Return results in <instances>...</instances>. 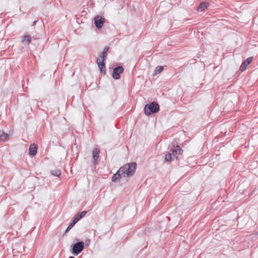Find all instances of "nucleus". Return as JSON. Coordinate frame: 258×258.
I'll return each instance as SVG.
<instances>
[{"label": "nucleus", "mask_w": 258, "mask_h": 258, "mask_svg": "<svg viewBox=\"0 0 258 258\" xmlns=\"http://www.w3.org/2000/svg\"><path fill=\"white\" fill-rule=\"evenodd\" d=\"M94 23L95 25V26L98 28L100 29L102 27L103 24L104 23V19L102 17L97 16L95 17L94 19Z\"/></svg>", "instance_id": "423d86ee"}, {"label": "nucleus", "mask_w": 258, "mask_h": 258, "mask_svg": "<svg viewBox=\"0 0 258 258\" xmlns=\"http://www.w3.org/2000/svg\"><path fill=\"white\" fill-rule=\"evenodd\" d=\"M170 153L172 154L173 157L177 158L179 155L181 154L182 149L179 146H177L175 149H171Z\"/></svg>", "instance_id": "6e6552de"}, {"label": "nucleus", "mask_w": 258, "mask_h": 258, "mask_svg": "<svg viewBox=\"0 0 258 258\" xmlns=\"http://www.w3.org/2000/svg\"><path fill=\"white\" fill-rule=\"evenodd\" d=\"M9 134L5 133L4 132H2L0 131V141L5 142L9 139Z\"/></svg>", "instance_id": "ddd939ff"}, {"label": "nucleus", "mask_w": 258, "mask_h": 258, "mask_svg": "<svg viewBox=\"0 0 258 258\" xmlns=\"http://www.w3.org/2000/svg\"><path fill=\"white\" fill-rule=\"evenodd\" d=\"M122 176L121 172H119V169L112 177V181L114 182L118 181Z\"/></svg>", "instance_id": "9b49d317"}, {"label": "nucleus", "mask_w": 258, "mask_h": 258, "mask_svg": "<svg viewBox=\"0 0 258 258\" xmlns=\"http://www.w3.org/2000/svg\"><path fill=\"white\" fill-rule=\"evenodd\" d=\"M124 71V69L121 66H118L115 67L113 70V73L112 77L115 80H118L120 78V74L122 73Z\"/></svg>", "instance_id": "20e7f679"}, {"label": "nucleus", "mask_w": 258, "mask_h": 258, "mask_svg": "<svg viewBox=\"0 0 258 258\" xmlns=\"http://www.w3.org/2000/svg\"><path fill=\"white\" fill-rule=\"evenodd\" d=\"M80 219L79 218V217L77 215L73 219V222H72L74 225H75V224L80 220Z\"/></svg>", "instance_id": "aec40b11"}, {"label": "nucleus", "mask_w": 258, "mask_h": 258, "mask_svg": "<svg viewBox=\"0 0 258 258\" xmlns=\"http://www.w3.org/2000/svg\"><path fill=\"white\" fill-rule=\"evenodd\" d=\"M159 110V105L156 102H152L150 104H146L144 108L145 114L148 116L157 113Z\"/></svg>", "instance_id": "f03ea898"}, {"label": "nucleus", "mask_w": 258, "mask_h": 258, "mask_svg": "<svg viewBox=\"0 0 258 258\" xmlns=\"http://www.w3.org/2000/svg\"><path fill=\"white\" fill-rule=\"evenodd\" d=\"M75 225H74L72 223H71L68 227V228H67V229L66 230V231H65V233H67L71 229H72L74 226Z\"/></svg>", "instance_id": "412c9836"}, {"label": "nucleus", "mask_w": 258, "mask_h": 258, "mask_svg": "<svg viewBox=\"0 0 258 258\" xmlns=\"http://www.w3.org/2000/svg\"><path fill=\"white\" fill-rule=\"evenodd\" d=\"M36 21H35L33 22V25H35V24H36Z\"/></svg>", "instance_id": "5701e85b"}, {"label": "nucleus", "mask_w": 258, "mask_h": 258, "mask_svg": "<svg viewBox=\"0 0 258 258\" xmlns=\"http://www.w3.org/2000/svg\"><path fill=\"white\" fill-rule=\"evenodd\" d=\"M136 167L135 162L127 163L119 169V172H121L122 177H131L134 174Z\"/></svg>", "instance_id": "f257e3e1"}, {"label": "nucleus", "mask_w": 258, "mask_h": 258, "mask_svg": "<svg viewBox=\"0 0 258 258\" xmlns=\"http://www.w3.org/2000/svg\"><path fill=\"white\" fill-rule=\"evenodd\" d=\"M108 50H109V47L108 46H105L102 52V54H101V55H100L99 57L101 59H105V58L107 57V53Z\"/></svg>", "instance_id": "4468645a"}, {"label": "nucleus", "mask_w": 258, "mask_h": 258, "mask_svg": "<svg viewBox=\"0 0 258 258\" xmlns=\"http://www.w3.org/2000/svg\"><path fill=\"white\" fill-rule=\"evenodd\" d=\"M31 104H36V106L37 107L38 106V101L36 100H31Z\"/></svg>", "instance_id": "4be33fe9"}, {"label": "nucleus", "mask_w": 258, "mask_h": 258, "mask_svg": "<svg viewBox=\"0 0 258 258\" xmlns=\"http://www.w3.org/2000/svg\"><path fill=\"white\" fill-rule=\"evenodd\" d=\"M69 258H75V257H74V256H70Z\"/></svg>", "instance_id": "b1692460"}, {"label": "nucleus", "mask_w": 258, "mask_h": 258, "mask_svg": "<svg viewBox=\"0 0 258 258\" xmlns=\"http://www.w3.org/2000/svg\"><path fill=\"white\" fill-rule=\"evenodd\" d=\"M253 60V57H249L246 59L241 64L240 67V70L241 72L244 71L248 64H249Z\"/></svg>", "instance_id": "0eeeda50"}, {"label": "nucleus", "mask_w": 258, "mask_h": 258, "mask_svg": "<svg viewBox=\"0 0 258 258\" xmlns=\"http://www.w3.org/2000/svg\"><path fill=\"white\" fill-rule=\"evenodd\" d=\"M72 253L75 255H77L81 253L84 248V243L83 241H79L72 245Z\"/></svg>", "instance_id": "7ed1b4c3"}, {"label": "nucleus", "mask_w": 258, "mask_h": 258, "mask_svg": "<svg viewBox=\"0 0 258 258\" xmlns=\"http://www.w3.org/2000/svg\"><path fill=\"white\" fill-rule=\"evenodd\" d=\"M29 154L32 156H34L37 153V147L34 144H31L29 148Z\"/></svg>", "instance_id": "9d476101"}, {"label": "nucleus", "mask_w": 258, "mask_h": 258, "mask_svg": "<svg viewBox=\"0 0 258 258\" xmlns=\"http://www.w3.org/2000/svg\"><path fill=\"white\" fill-rule=\"evenodd\" d=\"M209 6V4L207 2H203L200 4L197 8V10L199 12L204 11Z\"/></svg>", "instance_id": "f8f14e48"}, {"label": "nucleus", "mask_w": 258, "mask_h": 258, "mask_svg": "<svg viewBox=\"0 0 258 258\" xmlns=\"http://www.w3.org/2000/svg\"><path fill=\"white\" fill-rule=\"evenodd\" d=\"M51 173L55 176L58 177L61 174V171L59 169L52 170L51 171Z\"/></svg>", "instance_id": "dca6fc26"}, {"label": "nucleus", "mask_w": 258, "mask_h": 258, "mask_svg": "<svg viewBox=\"0 0 258 258\" xmlns=\"http://www.w3.org/2000/svg\"><path fill=\"white\" fill-rule=\"evenodd\" d=\"M173 156L170 153H168L165 155V160L166 161H171L173 160Z\"/></svg>", "instance_id": "f3484780"}, {"label": "nucleus", "mask_w": 258, "mask_h": 258, "mask_svg": "<svg viewBox=\"0 0 258 258\" xmlns=\"http://www.w3.org/2000/svg\"><path fill=\"white\" fill-rule=\"evenodd\" d=\"M87 212L86 211H83L82 212H81L80 214H78L77 216L79 217L80 219H81L82 218L84 217L86 214H87Z\"/></svg>", "instance_id": "6ab92c4d"}, {"label": "nucleus", "mask_w": 258, "mask_h": 258, "mask_svg": "<svg viewBox=\"0 0 258 258\" xmlns=\"http://www.w3.org/2000/svg\"><path fill=\"white\" fill-rule=\"evenodd\" d=\"M105 59H101L100 57L96 60V62L101 73L105 74L106 72L105 64L104 62Z\"/></svg>", "instance_id": "39448f33"}, {"label": "nucleus", "mask_w": 258, "mask_h": 258, "mask_svg": "<svg viewBox=\"0 0 258 258\" xmlns=\"http://www.w3.org/2000/svg\"><path fill=\"white\" fill-rule=\"evenodd\" d=\"M31 41V37L30 35H25L22 38V42L26 44H29Z\"/></svg>", "instance_id": "2eb2a0df"}, {"label": "nucleus", "mask_w": 258, "mask_h": 258, "mask_svg": "<svg viewBox=\"0 0 258 258\" xmlns=\"http://www.w3.org/2000/svg\"><path fill=\"white\" fill-rule=\"evenodd\" d=\"M163 70V67L162 66H158L155 69V74H159Z\"/></svg>", "instance_id": "a211bd4d"}, {"label": "nucleus", "mask_w": 258, "mask_h": 258, "mask_svg": "<svg viewBox=\"0 0 258 258\" xmlns=\"http://www.w3.org/2000/svg\"><path fill=\"white\" fill-rule=\"evenodd\" d=\"M100 151L97 148H95L93 150V159L94 164H96L97 163V159L99 157Z\"/></svg>", "instance_id": "1a4fd4ad"}]
</instances>
